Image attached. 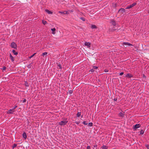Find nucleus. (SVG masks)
Instances as JSON below:
<instances>
[{
    "label": "nucleus",
    "mask_w": 149,
    "mask_h": 149,
    "mask_svg": "<svg viewBox=\"0 0 149 149\" xmlns=\"http://www.w3.org/2000/svg\"><path fill=\"white\" fill-rule=\"evenodd\" d=\"M10 46L13 48L16 49L17 48V45L15 42H13L11 43Z\"/></svg>",
    "instance_id": "1"
},
{
    "label": "nucleus",
    "mask_w": 149,
    "mask_h": 149,
    "mask_svg": "<svg viewBox=\"0 0 149 149\" xmlns=\"http://www.w3.org/2000/svg\"><path fill=\"white\" fill-rule=\"evenodd\" d=\"M68 123V121H62L58 123V124L60 125H65Z\"/></svg>",
    "instance_id": "2"
},
{
    "label": "nucleus",
    "mask_w": 149,
    "mask_h": 149,
    "mask_svg": "<svg viewBox=\"0 0 149 149\" xmlns=\"http://www.w3.org/2000/svg\"><path fill=\"white\" fill-rule=\"evenodd\" d=\"M136 4V3H134L132 4L131 5L129 6L126 7V8H125L126 9H128L130 8H131L133 7L134 6H135Z\"/></svg>",
    "instance_id": "3"
},
{
    "label": "nucleus",
    "mask_w": 149,
    "mask_h": 149,
    "mask_svg": "<svg viewBox=\"0 0 149 149\" xmlns=\"http://www.w3.org/2000/svg\"><path fill=\"white\" fill-rule=\"evenodd\" d=\"M14 111L12 109H10L7 111V113L8 114H13Z\"/></svg>",
    "instance_id": "4"
},
{
    "label": "nucleus",
    "mask_w": 149,
    "mask_h": 149,
    "mask_svg": "<svg viewBox=\"0 0 149 149\" xmlns=\"http://www.w3.org/2000/svg\"><path fill=\"white\" fill-rule=\"evenodd\" d=\"M125 77L129 78L133 77V76L131 74L128 73L127 74Z\"/></svg>",
    "instance_id": "5"
},
{
    "label": "nucleus",
    "mask_w": 149,
    "mask_h": 149,
    "mask_svg": "<svg viewBox=\"0 0 149 149\" xmlns=\"http://www.w3.org/2000/svg\"><path fill=\"white\" fill-rule=\"evenodd\" d=\"M84 45L85 46H87L88 47H91V43L89 42H86L84 43Z\"/></svg>",
    "instance_id": "6"
},
{
    "label": "nucleus",
    "mask_w": 149,
    "mask_h": 149,
    "mask_svg": "<svg viewBox=\"0 0 149 149\" xmlns=\"http://www.w3.org/2000/svg\"><path fill=\"white\" fill-rule=\"evenodd\" d=\"M125 9L123 8H121L118 11V12H120L122 13L125 12Z\"/></svg>",
    "instance_id": "7"
},
{
    "label": "nucleus",
    "mask_w": 149,
    "mask_h": 149,
    "mask_svg": "<svg viewBox=\"0 0 149 149\" xmlns=\"http://www.w3.org/2000/svg\"><path fill=\"white\" fill-rule=\"evenodd\" d=\"M123 45L128 46H132V45L128 42H124L123 43Z\"/></svg>",
    "instance_id": "8"
},
{
    "label": "nucleus",
    "mask_w": 149,
    "mask_h": 149,
    "mask_svg": "<svg viewBox=\"0 0 149 149\" xmlns=\"http://www.w3.org/2000/svg\"><path fill=\"white\" fill-rule=\"evenodd\" d=\"M140 127V125L139 124H136L134 125V129H136Z\"/></svg>",
    "instance_id": "9"
},
{
    "label": "nucleus",
    "mask_w": 149,
    "mask_h": 149,
    "mask_svg": "<svg viewBox=\"0 0 149 149\" xmlns=\"http://www.w3.org/2000/svg\"><path fill=\"white\" fill-rule=\"evenodd\" d=\"M22 136L23 138L24 139H26L27 138V136L26 135V134L25 132H24L22 134Z\"/></svg>",
    "instance_id": "10"
},
{
    "label": "nucleus",
    "mask_w": 149,
    "mask_h": 149,
    "mask_svg": "<svg viewBox=\"0 0 149 149\" xmlns=\"http://www.w3.org/2000/svg\"><path fill=\"white\" fill-rule=\"evenodd\" d=\"M118 115L120 117H123L124 115V113H123L122 112H120L118 114Z\"/></svg>",
    "instance_id": "11"
},
{
    "label": "nucleus",
    "mask_w": 149,
    "mask_h": 149,
    "mask_svg": "<svg viewBox=\"0 0 149 149\" xmlns=\"http://www.w3.org/2000/svg\"><path fill=\"white\" fill-rule=\"evenodd\" d=\"M45 11H46V12L48 14H52L53 13L52 12L49 10L48 9H46L45 10Z\"/></svg>",
    "instance_id": "12"
},
{
    "label": "nucleus",
    "mask_w": 149,
    "mask_h": 149,
    "mask_svg": "<svg viewBox=\"0 0 149 149\" xmlns=\"http://www.w3.org/2000/svg\"><path fill=\"white\" fill-rule=\"evenodd\" d=\"M9 56H10V58L11 61L12 62H13L14 61V60L13 57L11 55V54H10Z\"/></svg>",
    "instance_id": "13"
},
{
    "label": "nucleus",
    "mask_w": 149,
    "mask_h": 149,
    "mask_svg": "<svg viewBox=\"0 0 149 149\" xmlns=\"http://www.w3.org/2000/svg\"><path fill=\"white\" fill-rule=\"evenodd\" d=\"M111 24L113 25V26H115L116 25V22L113 20H112L111 22Z\"/></svg>",
    "instance_id": "14"
},
{
    "label": "nucleus",
    "mask_w": 149,
    "mask_h": 149,
    "mask_svg": "<svg viewBox=\"0 0 149 149\" xmlns=\"http://www.w3.org/2000/svg\"><path fill=\"white\" fill-rule=\"evenodd\" d=\"M51 30L52 31V33L53 34H54L55 33L54 32L56 31L55 28H54L51 29Z\"/></svg>",
    "instance_id": "15"
},
{
    "label": "nucleus",
    "mask_w": 149,
    "mask_h": 149,
    "mask_svg": "<svg viewBox=\"0 0 149 149\" xmlns=\"http://www.w3.org/2000/svg\"><path fill=\"white\" fill-rule=\"evenodd\" d=\"M101 149H107L108 147L106 146L103 145L101 147Z\"/></svg>",
    "instance_id": "16"
},
{
    "label": "nucleus",
    "mask_w": 149,
    "mask_h": 149,
    "mask_svg": "<svg viewBox=\"0 0 149 149\" xmlns=\"http://www.w3.org/2000/svg\"><path fill=\"white\" fill-rule=\"evenodd\" d=\"M91 28L92 29H94L96 28H97V27H96V26L95 25L92 24V25H91Z\"/></svg>",
    "instance_id": "17"
},
{
    "label": "nucleus",
    "mask_w": 149,
    "mask_h": 149,
    "mask_svg": "<svg viewBox=\"0 0 149 149\" xmlns=\"http://www.w3.org/2000/svg\"><path fill=\"white\" fill-rule=\"evenodd\" d=\"M12 52L14 54V55H17L18 54V52H16L14 50H12Z\"/></svg>",
    "instance_id": "18"
},
{
    "label": "nucleus",
    "mask_w": 149,
    "mask_h": 149,
    "mask_svg": "<svg viewBox=\"0 0 149 149\" xmlns=\"http://www.w3.org/2000/svg\"><path fill=\"white\" fill-rule=\"evenodd\" d=\"M42 22L43 24L44 25L46 24H47V22L46 21H45L43 20H42Z\"/></svg>",
    "instance_id": "19"
},
{
    "label": "nucleus",
    "mask_w": 149,
    "mask_h": 149,
    "mask_svg": "<svg viewBox=\"0 0 149 149\" xmlns=\"http://www.w3.org/2000/svg\"><path fill=\"white\" fill-rule=\"evenodd\" d=\"M87 125H88V126L91 127L93 126V124L92 123L90 122V123H89Z\"/></svg>",
    "instance_id": "20"
},
{
    "label": "nucleus",
    "mask_w": 149,
    "mask_h": 149,
    "mask_svg": "<svg viewBox=\"0 0 149 149\" xmlns=\"http://www.w3.org/2000/svg\"><path fill=\"white\" fill-rule=\"evenodd\" d=\"M81 115V112H78L77 113V117H79Z\"/></svg>",
    "instance_id": "21"
},
{
    "label": "nucleus",
    "mask_w": 149,
    "mask_h": 149,
    "mask_svg": "<svg viewBox=\"0 0 149 149\" xmlns=\"http://www.w3.org/2000/svg\"><path fill=\"white\" fill-rule=\"evenodd\" d=\"M144 133V131L142 130H141L140 131V134H143Z\"/></svg>",
    "instance_id": "22"
},
{
    "label": "nucleus",
    "mask_w": 149,
    "mask_h": 149,
    "mask_svg": "<svg viewBox=\"0 0 149 149\" xmlns=\"http://www.w3.org/2000/svg\"><path fill=\"white\" fill-rule=\"evenodd\" d=\"M25 85L26 86H29V85L28 84V83L26 81H25L24 83Z\"/></svg>",
    "instance_id": "23"
},
{
    "label": "nucleus",
    "mask_w": 149,
    "mask_h": 149,
    "mask_svg": "<svg viewBox=\"0 0 149 149\" xmlns=\"http://www.w3.org/2000/svg\"><path fill=\"white\" fill-rule=\"evenodd\" d=\"M36 54V53H35L33 54L31 56H29V58L30 59V58H31L32 57H33L35 55V54Z\"/></svg>",
    "instance_id": "24"
},
{
    "label": "nucleus",
    "mask_w": 149,
    "mask_h": 149,
    "mask_svg": "<svg viewBox=\"0 0 149 149\" xmlns=\"http://www.w3.org/2000/svg\"><path fill=\"white\" fill-rule=\"evenodd\" d=\"M17 146V144L15 143H14L13 144V145L12 146L13 149L15 147Z\"/></svg>",
    "instance_id": "25"
},
{
    "label": "nucleus",
    "mask_w": 149,
    "mask_h": 149,
    "mask_svg": "<svg viewBox=\"0 0 149 149\" xmlns=\"http://www.w3.org/2000/svg\"><path fill=\"white\" fill-rule=\"evenodd\" d=\"M68 92L70 94H71L73 93V91L72 90H70Z\"/></svg>",
    "instance_id": "26"
},
{
    "label": "nucleus",
    "mask_w": 149,
    "mask_h": 149,
    "mask_svg": "<svg viewBox=\"0 0 149 149\" xmlns=\"http://www.w3.org/2000/svg\"><path fill=\"white\" fill-rule=\"evenodd\" d=\"M47 52H45L43 53H42V55H47Z\"/></svg>",
    "instance_id": "27"
},
{
    "label": "nucleus",
    "mask_w": 149,
    "mask_h": 149,
    "mask_svg": "<svg viewBox=\"0 0 149 149\" xmlns=\"http://www.w3.org/2000/svg\"><path fill=\"white\" fill-rule=\"evenodd\" d=\"M82 123L85 125H87L88 123H86V122L85 121H84L82 122Z\"/></svg>",
    "instance_id": "28"
},
{
    "label": "nucleus",
    "mask_w": 149,
    "mask_h": 149,
    "mask_svg": "<svg viewBox=\"0 0 149 149\" xmlns=\"http://www.w3.org/2000/svg\"><path fill=\"white\" fill-rule=\"evenodd\" d=\"M17 107V105H15L14 107H13L12 109L14 110Z\"/></svg>",
    "instance_id": "29"
},
{
    "label": "nucleus",
    "mask_w": 149,
    "mask_h": 149,
    "mask_svg": "<svg viewBox=\"0 0 149 149\" xmlns=\"http://www.w3.org/2000/svg\"><path fill=\"white\" fill-rule=\"evenodd\" d=\"M80 19L83 21H85V19L83 17H81Z\"/></svg>",
    "instance_id": "30"
},
{
    "label": "nucleus",
    "mask_w": 149,
    "mask_h": 149,
    "mask_svg": "<svg viewBox=\"0 0 149 149\" xmlns=\"http://www.w3.org/2000/svg\"><path fill=\"white\" fill-rule=\"evenodd\" d=\"M97 67L96 66H93V69H97Z\"/></svg>",
    "instance_id": "31"
},
{
    "label": "nucleus",
    "mask_w": 149,
    "mask_h": 149,
    "mask_svg": "<svg viewBox=\"0 0 149 149\" xmlns=\"http://www.w3.org/2000/svg\"><path fill=\"white\" fill-rule=\"evenodd\" d=\"M6 66H3L2 68V70H5L6 69Z\"/></svg>",
    "instance_id": "32"
},
{
    "label": "nucleus",
    "mask_w": 149,
    "mask_h": 149,
    "mask_svg": "<svg viewBox=\"0 0 149 149\" xmlns=\"http://www.w3.org/2000/svg\"><path fill=\"white\" fill-rule=\"evenodd\" d=\"M90 71H91V72H93L94 71V69L93 68H92L90 70Z\"/></svg>",
    "instance_id": "33"
},
{
    "label": "nucleus",
    "mask_w": 149,
    "mask_h": 149,
    "mask_svg": "<svg viewBox=\"0 0 149 149\" xmlns=\"http://www.w3.org/2000/svg\"><path fill=\"white\" fill-rule=\"evenodd\" d=\"M64 14H68V13L67 11H64Z\"/></svg>",
    "instance_id": "34"
},
{
    "label": "nucleus",
    "mask_w": 149,
    "mask_h": 149,
    "mask_svg": "<svg viewBox=\"0 0 149 149\" xmlns=\"http://www.w3.org/2000/svg\"><path fill=\"white\" fill-rule=\"evenodd\" d=\"M75 123L76 124L78 125L80 123V121H76Z\"/></svg>",
    "instance_id": "35"
},
{
    "label": "nucleus",
    "mask_w": 149,
    "mask_h": 149,
    "mask_svg": "<svg viewBox=\"0 0 149 149\" xmlns=\"http://www.w3.org/2000/svg\"><path fill=\"white\" fill-rule=\"evenodd\" d=\"M145 146L148 149H149V145H146Z\"/></svg>",
    "instance_id": "36"
},
{
    "label": "nucleus",
    "mask_w": 149,
    "mask_h": 149,
    "mask_svg": "<svg viewBox=\"0 0 149 149\" xmlns=\"http://www.w3.org/2000/svg\"><path fill=\"white\" fill-rule=\"evenodd\" d=\"M58 67L59 68H60L61 69V65L59 64V65H58Z\"/></svg>",
    "instance_id": "37"
},
{
    "label": "nucleus",
    "mask_w": 149,
    "mask_h": 149,
    "mask_svg": "<svg viewBox=\"0 0 149 149\" xmlns=\"http://www.w3.org/2000/svg\"><path fill=\"white\" fill-rule=\"evenodd\" d=\"M58 13H61V14H64V12H61V11H58Z\"/></svg>",
    "instance_id": "38"
},
{
    "label": "nucleus",
    "mask_w": 149,
    "mask_h": 149,
    "mask_svg": "<svg viewBox=\"0 0 149 149\" xmlns=\"http://www.w3.org/2000/svg\"><path fill=\"white\" fill-rule=\"evenodd\" d=\"M87 149H91V147L90 146H88L87 147Z\"/></svg>",
    "instance_id": "39"
},
{
    "label": "nucleus",
    "mask_w": 149,
    "mask_h": 149,
    "mask_svg": "<svg viewBox=\"0 0 149 149\" xmlns=\"http://www.w3.org/2000/svg\"><path fill=\"white\" fill-rule=\"evenodd\" d=\"M26 101V100L25 99H24V100L22 101V102L24 103Z\"/></svg>",
    "instance_id": "40"
},
{
    "label": "nucleus",
    "mask_w": 149,
    "mask_h": 149,
    "mask_svg": "<svg viewBox=\"0 0 149 149\" xmlns=\"http://www.w3.org/2000/svg\"><path fill=\"white\" fill-rule=\"evenodd\" d=\"M124 74V73L123 72H121L119 73V75H123Z\"/></svg>",
    "instance_id": "41"
},
{
    "label": "nucleus",
    "mask_w": 149,
    "mask_h": 149,
    "mask_svg": "<svg viewBox=\"0 0 149 149\" xmlns=\"http://www.w3.org/2000/svg\"><path fill=\"white\" fill-rule=\"evenodd\" d=\"M113 100L114 101H116L117 100V98H114L113 99Z\"/></svg>",
    "instance_id": "42"
},
{
    "label": "nucleus",
    "mask_w": 149,
    "mask_h": 149,
    "mask_svg": "<svg viewBox=\"0 0 149 149\" xmlns=\"http://www.w3.org/2000/svg\"><path fill=\"white\" fill-rule=\"evenodd\" d=\"M93 147H97V144H95L93 146Z\"/></svg>",
    "instance_id": "43"
},
{
    "label": "nucleus",
    "mask_w": 149,
    "mask_h": 149,
    "mask_svg": "<svg viewBox=\"0 0 149 149\" xmlns=\"http://www.w3.org/2000/svg\"><path fill=\"white\" fill-rule=\"evenodd\" d=\"M31 65V64H30L28 65V68H31V67H30Z\"/></svg>",
    "instance_id": "44"
},
{
    "label": "nucleus",
    "mask_w": 149,
    "mask_h": 149,
    "mask_svg": "<svg viewBox=\"0 0 149 149\" xmlns=\"http://www.w3.org/2000/svg\"><path fill=\"white\" fill-rule=\"evenodd\" d=\"M105 72H108V70H105Z\"/></svg>",
    "instance_id": "45"
},
{
    "label": "nucleus",
    "mask_w": 149,
    "mask_h": 149,
    "mask_svg": "<svg viewBox=\"0 0 149 149\" xmlns=\"http://www.w3.org/2000/svg\"><path fill=\"white\" fill-rule=\"evenodd\" d=\"M81 118H82V116H81Z\"/></svg>",
    "instance_id": "46"
}]
</instances>
